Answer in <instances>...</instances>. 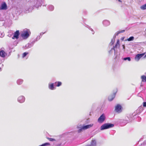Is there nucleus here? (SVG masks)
<instances>
[{"label":"nucleus","instance_id":"473e14b6","mask_svg":"<svg viewBox=\"0 0 146 146\" xmlns=\"http://www.w3.org/2000/svg\"><path fill=\"white\" fill-rule=\"evenodd\" d=\"M143 106L144 107H146V102H143Z\"/></svg>","mask_w":146,"mask_h":146},{"label":"nucleus","instance_id":"ea45409f","mask_svg":"<svg viewBox=\"0 0 146 146\" xmlns=\"http://www.w3.org/2000/svg\"><path fill=\"white\" fill-rule=\"evenodd\" d=\"M116 36L115 35L113 36V38H112V39H114V40H115V38H116Z\"/></svg>","mask_w":146,"mask_h":146},{"label":"nucleus","instance_id":"f3484780","mask_svg":"<svg viewBox=\"0 0 146 146\" xmlns=\"http://www.w3.org/2000/svg\"><path fill=\"white\" fill-rule=\"evenodd\" d=\"M7 55V54L3 50L0 51V56L2 58L4 57Z\"/></svg>","mask_w":146,"mask_h":146},{"label":"nucleus","instance_id":"7ed1b4c3","mask_svg":"<svg viewBox=\"0 0 146 146\" xmlns=\"http://www.w3.org/2000/svg\"><path fill=\"white\" fill-rule=\"evenodd\" d=\"M31 33L29 30L23 31V33L21 34L22 37L24 39L27 38L30 36Z\"/></svg>","mask_w":146,"mask_h":146},{"label":"nucleus","instance_id":"2f4dec72","mask_svg":"<svg viewBox=\"0 0 146 146\" xmlns=\"http://www.w3.org/2000/svg\"><path fill=\"white\" fill-rule=\"evenodd\" d=\"M119 45V44L116 43L115 46H113V48H114V49H115V48H117L118 45Z\"/></svg>","mask_w":146,"mask_h":146},{"label":"nucleus","instance_id":"dca6fc26","mask_svg":"<svg viewBox=\"0 0 146 146\" xmlns=\"http://www.w3.org/2000/svg\"><path fill=\"white\" fill-rule=\"evenodd\" d=\"M115 93H113L112 95H111L110 96L108 97V100L109 101H112L115 98Z\"/></svg>","mask_w":146,"mask_h":146},{"label":"nucleus","instance_id":"37998d69","mask_svg":"<svg viewBox=\"0 0 146 146\" xmlns=\"http://www.w3.org/2000/svg\"><path fill=\"white\" fill-rule=\"evenodd\" d=\"M118 1L120 2H121V0H118Z\"/></svg>","mask_w":146,"mask_h":146},{"label":"nucleus","instance_id":"423d86ee","mask_svg":"<svg viewBox=\"0 0 146 146\" xmlns=\"http://www.w3.org/2000/svg\"><path fill=\"white\" fill-rule=\"evenodd\" d=\"M35 42V41H33L31 43H29L26 44L25 46L23 47V48L25 49L30 48L33 46Z\"/></svg>","mask_w":146,"mask_h":146},{"label":"nucleus","instance_id":"c9c22d12","mask_svg":"<svg viewBox=\"0 0 146 146\" xmlns=\"http://www.w3.org/2000/svg\"><path fill=\"white\" fill-rule=\"evenodd\" d=\"M125 30H122L121 31H119L120 33H124V32H125Z\"/></svg>","mask_w":146,"mask_h":146},{"label":"nucleus","instance_id":"a19ab883","mask_svg":"<svg viewBox=\"0 0 146 146\" xmlns=\"http://www.w3.org/2000/svg\"><path fill=\"white\" fill-rule=\"evenodd\" d=\"M139 146H144V145L143 144H141V145Z\"/></svg>","mask_w":146,"mask_h":146},{"label":"nucleus","instance_id":"e433bc0d","mask_svg":"<svg viewBox=\"0 0 146 146\" xmlns=\"http://www.w3.org/2000/svg\"><path fill=\"white\" fill-rule=\"evenodd\" d=\"M122 47H123V49L124 50V51H125V45L124 44H123V45H122Z\"/></svg>","mask_w":146,"mask_h":146},{"label":"nucleus","instance_id":"72a5a7b5","mask_svg":"<svg viewBox=\"0 0 146 146\" xmlns=\"http://www.w3.org/2000/svg\"><path fill=\"white\" fill-rule=\"evenodd\" d=\"M120 33V32H119V31H117V33H116L115 34V35H116V36H117Z\"/></svg>","mask_w":146,"mask_h":146},{"label":"nucleus","instance_id":"2eb2a0df","mask_svg":"<svg viewBox=\"0 0 146 146\" xmlns=\"http://www.w3.org/2000/svg\"><path fill=\"white\" fill-rule=\"evenodd\" d=\"M109 54H112L114 53L115 55L116 54V52H115V49L114 48H111V49L109 51Z\"/></svg>","mask_w":146,"mask_h":146},{"label":"nucleus","instance_id":"6ab92c4d","mask_svg":"<svg viewBox=\"0 0 146 146\" xmlns=\"http://www.w3.org/2000/svg\"><path fill=\"white\" fill-rule=\"evenodd\" d=\"M23 80L21 79H18L16 81L17 84L19 85H21L23 83Z\"/></svg>","mask_w":146,"mask_h":146},{"label":"nucleus","instance_id":"f704fd0d","mask_svg":"<svg viewBox=\"0 0 146 146\" xmlns=\"http://www.w3.org/2000/svg\"><path fill=\"white\" fill-rule=\"evenodd\" d=\"M137 120L138 121H141V118L140 117H138L137 118Z\"/></svg>","mask_w":146,"mask_h":146},{"label":"nucleus","instance_id":"20e7f679","mask_svg":"<svg viewBox=\"0 0 146 146\" xmlns=\"http://www.w3.org/2000/svg\"><path fill=\"white\" fill-rule=\"evenodd\" d=\"M145 52L141 54H138L136 55L135 57V60L137 61H138L142 57L144 56V58H145L146 57V54L145 55Z\"/></svg>","mask_w":146,"mask_h":146},{"label":"nucleus","instance_id":"cd10ccee","mask_svg":"<svg viewBox=\"0 0 146 146\" xmlns=\"http://www.w3.org/2000/svg\"><path fill=\"white\" fill-rule=\"evenodd\" d=\"M115 41V40H114L113 39H111V42L109 44V45H112Z\"/></svg>","mask_w":146,"mask_h":146},{"label":"nucleus","instance_id":"f257e3e1","mask_svg":"<svg viewBox=\"0 0 146 146\" xmlns=\"http://www.w3.org/2000/svg\"><path fill=\"white\" fill-rule=\"evenodd\" d=\"M44 0H30L31 5H27L23 11L25 13H27L30 12L34 9V7L38 8L41 6Z\"/></svg>","mask_w":146,"mask_h":146},{"label":"nucleus","instance_id":"4c0bfd02","mask_svg":"<svg viewBox=\"0 0 146 146\" xmlns=\"http://www.w3.org/2000/svg\"><path fill=\"white\" fill-rule=\"evenodd\" d=\"M119 39H118L117 40V42H116V43L117 44H118L119 45Z\"/></svg>","mask_w":146,"mask_h":146},{"label":"nucleus","instance_id":"c03bdc74","mask_svg":"<svg viewBox=\"0 0 146 146\" xmlns=\"http://www.w3.org/2000/svg\"><path fill=\"white\" fill-rule=\"evenodd\" d=\"M1 69V68L0 67V70Z\"/></svg>","mask_w":146,"mask_h":146},{"label":"nucleus","instance_id":"4468645a","mask_svg":"<svg viewBox=\"0 0 146 146\" xmlns=\"http://www.w3.org/2000/svg\"><path fill=\"white\" fill-rule=\"evenodd\" d=\"M96 142L95 139H92L91 142L90 144L87 145L86 146H96Z\"/></svg>","mask_w":146,"mask_h":146},{"label":"nucleus","instance_id":"9d476101","mask_svg":"<svg viewBox=\"0 0 146 146\" xmlns=\"http://www.w3.org/2000/svg\"><path fill=\"white\" fill-rule=\"evenodd\" d=\"M20 34L19 31V30L15 32L13 35V36L12 37L13 39L16 38L18 39Z\"/></svg>","mask_w":146,"mask_h":146},{"label":"nucleus","instance_id":"c756f323","mask_svg":"<svg viewBox=\"0 0 146 146\" xmlns=\"http://www.w3.org/2000/svg\"><path fill=\"white\" fill-rule=\"evenodd\" d=\"M29 53L28 52H24L23 54V56H22V57L23 58H24L25 57L26 55L28 54Z\"/></svg>","mask_w":146,"mask_h":146},{"label":"nucleus","instance_id":"bb28decb","mask_svg":"<svg viewBox=\"0 0 146 146\" xmlns=\"http://www.w3.org/2000/svg\"><path fill=\"white\" fill-rule=\"evenodd\" d=\"M123 59L124 60H127L128 61H130L131 60V59L130 57H126L123 58Z\"/></svg>","mask_w":146,"mask_h":146},{"label":"nucleus","instance_id":"7c9ffc66","mask_svg":"<svg viewBox=\"0 0 146 146\" xmlns=\"http://www.w3.org/2000/svg\"><path fill=\"white\" fill-rule=\"evenodd\" d=\"M48 139L50 141H56V140L54 139H53V138H48Z\"/></svg>","mask_w":146,"mask_h":146},{"label":"nucleus","instance_id":"5701e85b","mask_svg":"<svg viewBox=\"0 0 146 146\" xmlns=\"http://www.w3.org/2000/svg\"><path fill=\"white\" fill-rule=\"evenodd\" d=\"M54 86L57 87H59L62 85V82H56L54 83Z\"/></svg>","mask_w":146,"mask_h":146},{"label":"nucleus","instance_id":"a878e982","mask_svg":"<svg viewBox=\"0 0 146 146\" xmlns=\"http://www.w3.org/2000/svg\"><path fill=\"white\" fill-rule=\"evenodd\" d=\"M134 38L133 36H131L127 38L126 40H127L129 41H132L134 40Z\"/></svg>","mask_w":146,"mask_h":146},{"label":"nucleus","instance_id":"f03ea898","mask_svg":"<svg viewBox=\"0 0 146 146\" xmlns=\"http://www.w3.org/2000/svg\"><path fill=\"white\" fill-rule=\"evenodd\" d=\"M93 124H90L87 125H84L82 127H81L80 128L78 127V128H79L77 131L78 133H81L83 131V130H85V129L90 128V127H92L93 126Z\"/></svg>","mask_w":146,"mask_h":146},{"label":"nucleus","instance_id":"58836bf2","mask_svg":"<svg viewBox=\"0 0 146 146\" xmlns=\"http://www.w3.org/2000/svg\"><path fill=\"white\" fill-rule=\"evenodd\" d=\"M140 111H142L143 110V108L142 107H140L139 108Z\"/></svg>","mask_w":146,"mask_h":146},{"label":"nucleus","instance_id":"412c9836","mask_svg":"<svg viewBox=\"0 0 146 146\" xmlns=\"http://www.w3.org/2000/svg\"><path fill=\"white\" fill-rule=\"evenodd\" d=\"M48 9L51 11H53L54 9V6L52 5H49L47 7Z\"/></svg>","mask_w":146,"mask_h":146},{"label":"nucleus","instance_id":"393cba45","mask_svg":"<svg viewBox=\"0 0 146 146\" xmlns=\"http://www.w3.org/2000/svg\"><path fill=\"white\" fill-rule=\"evenodd\" d=\"M142 81L143 82H146V76L145 75H143L141 76Z\"/></svg>","mask_w":146,"mask_h":146},{"label":"nucleus","instance_id":"f8f14e48","mask_svg":"<svg viewBox=\"0 0 146 146\" xmlns=\"http://www.w3.org/2000/svg\"><path fill=\"white\" fill-rule=\"evenodd\" d=\"M54 85L53 83H49L48 84V87L49 89L51 90H53L55 89Z\"/></svg>","mask_w":146,"mask_h":146},{"label":"nucleus","instance_id":"b1692460","mask_svg":"<svg viewBox=\"0 0 146 146\" xmlns=\"http://www.w3.org/2000/svg\"><path fill=\"white\" fill-rule=\"evenodd\" d=\"M85 27L88 28L90 30H91L92 32V34H94V31L91 28L90 26L88 25H86Z\"/></svg>","mask_w":146,"mask_h":146},{"label":"nucleus","instance_id":"c85d7f7f","mask_svg":"<svg viewBox=\"0 0 146 146\" xmlns=\"http://www.w3.org/2000/svg\"><path fill=\"white\" fill-rule=\"evenodd\" d=\"M141 8L143 10L146 9V3L145 4L141 6Z\"/></svg>","mask_w":146,"mask_h":146},{"label":"nucleus","instance_id":"4be33fe9","mask_svg":"<svg viewBox=\"0 0 146 146\" xmlns=\"http://www.w3.org/2000/svg\"><path fill=\"white\" fill-rule=\"evenodd\" d=\"M106 124L107 125V127L108 129L111 128V127H112L114 126V125L111 123H106Z\"/></svg>","mask_w":146,"mask_h":146},{"label":"nucleus","instance_id":"ddd939ff","mask_svg":"<svg viewBox=\"0 0 146 146\" xmlns=\"http://www.w3.org/2000/svg\"><path fill=\"white\" fill-rule=\"evenodd\" d=\"M129 121H130V120L128 117L125 118V119H121L120 121L121 123L124 124L125 125Z\"/></svg>","mask_w":146,"mask_h":146},{"label":"nucleus","instance_id":"1a4fd4ad","mask_svg":"<svg viewBox=\"0 0 146 146\" xmlns=\"http://www.w3.org/2000/svg\"><path fill=\"white\" fill-rule=\"evenodd\" d=\"M122 107L119 104H117L115 107V110L116 112L120 113L122 111Z\"/></svg>","mask_w":146,"mask_h":146},{"label":"nucleus","instance_id":"6e6552de","mask_svg":"<svg viewBox=\"0 0 146 146\" xmlns=\"http://www.w3.org/2000/svg\"><path fill=\"white\" fill-rule=\"evenodd\" d=\"M25 98L23 96H19L17 98V101L21 103L24 102L25 100Z\"/></svg>","mask_w":146,"mask_h":146},{"label":"nucleus","instance_id":"39448f33","mask_svg":"<svg viewBox=\"0 0 146 146\" xmlns=\"http://www.w3.org/2000/svg\"><path fill=\"white\" fill-rule=\"evenodd\" d=\"M106 117L105 115L103 113L98 118V121L99 123H101L104 121Z\"/></svg>","mask_w":146,"mask_h":146},{"label":"nucleus","instance_id":"a211bd4d","mask_svg":"<svg viewBox=\"0 0 146 146\" xmlns=\"http://www.w3.org/2000/svg\"><path fill=\"white\" fill-rule=\"evenodd\" d=\"M45 32L44 33H41L40 34V35L38 36L37 37H36L35 40V42L36 41H37L38 40H39L42 37V35L43 34H44Z\"/></svg>","mask_w":146,"mask_h":146},{"label":"nucleus","instance_id":"9b49d317","mask_svg":"<svg viewBox=\"0 0 146 146\" xmlns=\"http://www.w3.org/2000/svg\"><path fill=\"white\" fill-rule=\"evenodd\" d=\"M102 24L104 26L107 27L110 25V23L109 21L105 20L102 21Z\"/></svg>","mask_w":146,"mask_h":146},{"label":"nucleus","instance_id":"79ce46f5","mask_svg":"<svg viewBox=\"0 0 146 146\" xmlns=\"http://www.w3.org/2000/svg\"><path fill=\"white\" fill-rule=\"evenodd\" d=\"M3 21V19H0V21Z\"/></svg>","mask_w":146,"mask_h":146},{"label":"nucleus","instance_id":"aec40b11","mask_svg":"<svg viewBox=\"0 0 146 146\" xmlns=\"http://www.w3.org/2000/svg\"><path fill=\"white\" fill-rule=\"evenodd\" d=\"M108 128L106 124L104 123L100 127V130H103L105 129H107Z\"/></svg>","mask_w":146,"mask_h":146},{"label":"nucleus","instance_id":"0eeeda50","mask_svg":"<svg viewBox=\"0 0 146 146\" xmlns=\"http://www.w3.org/2000/svg\"><path fill=\"white\" fill-rule=\"evenodd\" d=\"M1 6L0 7V10H6L7 8V7L6 3L4 2L1 3Z\"/></svg>","mask_w":146,"mask_h":146}]
</instances>
